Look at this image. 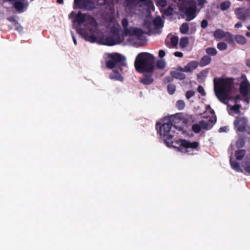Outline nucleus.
Segmentation results:
<instances>
[{"instance_id": "1", "label": "nucleus", "mask_w": 250, "mask_h": 250, "mask_svg": "<svg viewBox=\"0 0 250 250\" xmlns=\"http://www.w3.org/2000/svg\"><path fill=\"white\" fill-rule=\"evenodd\" d=\"M74 16V22H76L79 26L84 25V28L78 29V33L87 42L94 43L97 42L98 39L95 34L98 33L97 23L95 19L91 16L83 14L79 11L75 14L74 11L71 12L70 18Z\"/></svg>"}, {"instance_id": "2", "label": "nucleus", "mask_w": 250, "mask_h": 250, "mask_svg": "<svg viewBox=\"0 0 250 250\" xmlns=\"http://www.w3.org/2000/svg\"><path fill=\"white\" fill-rule=\"evenodd\" d=\"M214 91L218 100L224 104L226 103L227 99L233 100L235 103L240 99L239 95L232 97L229 94L233 87L234 79L233 78H214Z\"/></svg>"}, {"instance_id": "3", "label": "nucleus", "mask_w": 250, "mask_h": 250, "mask_svg": "<svg viewBox=\"0 0 250 250\" xmlns=\"http://www.w3.org/2000/svg\"><path fill=\"white\" fill-rule=\"evenodd\" d=\"M154 63L155 58L152 54L142 52L137 56L134 65L136 70L139 72H153Z\"/></svg>"}, {"instance_id": "4", "label": "nucleus", "mask_w": 250, "mask_h": 250, "mask_svg": "<svg viewBox=\"0 0 250 250\" xmlns=\"http://www.w3.org/2000/svg\"><path fill=\"white\" fill-rule=\"evenodd\" d=\"M158 132L160 134L162 138L163 139L164 142L167 146H170L173 143L172 138L174 136V133L178 132L172 128L169 124L167 121H164L163 120V124L161 125V124L159 123L156 125V128L158 129Z\"/></svg>"}, {"instance_id": "5", "label": "nucleus", "mask_w": 250, "mask_h": 250, "mask_svg": "<svg viewBox=\"0 0 250 250\" xmlns=\"http://www.w3.org/2000/svg\"><path fill=\"white\" fill-rule=\"evenodd\" d=\"M109 60L106 62V67L109 69L118 68L122 72V67L126 65L125 59L118 53H114L108 55Z\"/></svg>"}, {"instance_id": "6", "label": "nucleus", "mask_w": 250, "mask_h": 250, "mask_svg": "<svg viewBox=\"0 0 250 250\" xmlns=\"http://www.w3.org/2000/svg\"><path fill=\"white\" fill-rule=\"evenodd\" d=\"M164 121H167L170 124L171 126L176 131H182L183 129L182 125L183 122L181 113H177L170 116L165 117Z\"/></svg>"}, {"instance_id": "7", "label": "nucleus", "mask_w": 250, "mask_h": 250, "mask_svg": "<svg viewBox=\"0 0 250 250\" xmlns=\"http://www.w3.org/2000/svg\"><path fill=\"white\" fill-rule=\"evenodd\" d=\"M74 9L83 11H92L96 8L94 0H74Z\"/></svg>"}, {"instance_id": "8", "label": "nucleus", "mask_w": 250, "mask_h": 250, "mask_svg": "<svg viewBox=\"0 0 250 250\" xmlns=\"http://www.w3.org/2000/svg\"><path fill=\"white\" fill-rule=\"evenodd\" d=\"M123 41L118 32L115 31L113 35H109L105 39H102L101 42L103 44L113 46L120 43Z\"/></svg>"}, {"instance_id": "9", "label": "nucleus", "mask_w": 250, "mask_h": 250, "mask_svg": "<svg viewBox=\"0 0 250 250\" xmlns=\"http://www.w3.org/2000/svg\"><path fill=\"white\" fill-rule=\"evenodd\" d=\"M248 124V119L245 117H236L234 121L233 125L237 128L236 131L243 132L246 131Z\"/></svg>"}, {"instance_id": "10", "label": "nucleus", "mask_w": 250, "mask_h": 250, "mask_svg": "<svg viewBox=\"0 0 250 250\" xmlns=\"http://www.w3.org/2000/svg\"><path fill=\"white\" fill-rule=\"evenodd\" d=\"M199 65V62L195 61H191L188 62L184 67H178V70L187 73H192L193 71L196 69Z\"/></svg>"}, {"instance_id": "11", "label": "nucleus", "mask_w": 250, "mask_h": 250, "mask_svg": "<svg viewBox=\"0 0 250 250\" xmlns=\"http://www.w3.org/2000/svg\"><path fill=\"white\" fill-rule=\"evenodd\" d=\"M178 142L180 146L186 149H197L199 146V143L196 141L190 142L186 139H179Z\"/></svg>"}, {"instance_id": "12", "label": "nucleus", "mask_w": 250, "mask_h": 250, "mask_svg": "<svg viewBox=\"0 0 250 250\" xmlns=\"http://www.w3.org/2000/svg\"><path fill=\"white\" fill-rule=\"evenodd\" d=\"M182 11L187 16L186 21H189L196 17V8L195 6L185 7L182 9Z\"/></svg>"}, {"instance_id": "13", "label": "nucleus", "mask_w": 250, "mask_h": 250, "mask_svg": "<svg viewBox=\"0 0 250 250\" xmlns=\"http://www.w3.org/2000/svg\"><path fill=\"white\" fill-rule=\"evenodd\" d=\"M27 5V0H17L15 2L14 7L19 13H21Z\"/></svg>"}, {"instance_id": "14", "label": "nucleus", "mask_w": 250, "mask_h": 250, "mask_svg": "<svg viewBox=\"0 0 250 250\" xmlns=\"http://www.w3.org/2000/svg\"><path fill=\"white\" fill-rule=\"evenodd\" d=\"M153 72H145L144 77L140 80V82L145 85L150 84L153 83L154 79L152 78Z\"/></svg>"}, {"instance_id": "15", "label": "nucleus", "mask_w": 250, "mask_h": 250, "mask_svg": "<svg viewBox=\"0 0 250 250\" xmlns=\"http://www.w3.org/2000/svg\"><path fill=\"white\" fill-rule=\"evenodd\" d=\"M215 122L216 119L210 118L208 122H206L204 120H201L200 121L199 124L201 125V128L205 130H208L212 127Z\"/></svg>"}, {"instance_id": "16", "label": "nucleus", "mask_w": 250, "mask_h": 250, "mask_svg": "<svg viewBox=\"0 0 250 250\" xmlns=\"http://www.w3.org/2000/svg\"><path fill=\"white\" fill-rule=\"evenodd\" d=\"M119 69L116 68L113 70L112 72L109 75V78L111 80H117L120 82H123L124 77L121 75Z\"/></svg>"}, {"instance_id": "17", "label": "nucleus", "mask_w": 250, "mask_h": 250, "mask_svg": "<svg viewBox=\"0 0 250 250\" xmlns=\"http://www.w3.org/2000/svg\"><path fill=\"white\" fill-rule=\"evenodd\" d=\"M249 87H250V84L247 80L242 81L240 85V92L244 96H246L249 92Z\"/></svg>"}, {"instance_id": "18", "label": "nucleus", "mask_w": 250, "mask_h": 250, "mask_svg": "<svg viewBox=\"0 0 250 250\" xmlns=\"http://www.w3.org/2000/svg\"><path fill=\"white\" fill-rule=\"evenodd\" d=\"M170 75L174 79L184 80L186 78V75L183 72L178 70V68L176 71H171L170 72Z\"/></svg>"}, {"instance_id": "19", "label": "nucleus", "mask_w": 250, "mask_h": 250, "mask_svg": "<svg viewBox=\"0 0 250 250\" xmlns=\"http://www.w3.org/2000/svg\"><path fill=\"white\" fill-rule=\"evenodd\" d=\"M235 14L237 18L241 21H246L247 19V14L244 12L242 8H237L235 11Z\"/></svg>"}, {"instance_id": "20", "label": "nucleus", "mask_w": 250, "mask_h": 250, "mask_svg": "<svg viewBox=\"0 0 250 250\" xmlns=\"http://www.w3.org/2000/svg\"><path fill=\"white\" fill-rule=\"evenodd\" d=\"M211 61V58L209 55L204 56L200 60L199 65L201 67L205 66L209 64Z\"/></svg>"}, {"instance_id": "21", "label": "nucleus", "mask_w": 250, "mask_h": 250, "mask_svg": "<svg viewBox=\"0 0 250 250\" xmlns=\"http://www.w3.org/2000/svg\"><path fill=\"white\" fill-rule=\"evenodd\" d=\"M144 34L143 31L141 28H131L130 30V34L128 36H136L137 37H141Z\"/></svg>"}, {"instance_id": "22", "label": "nucleus", "mask_w": 250, "mask_h": 250, "mask_svg": "<svg viewBox=\"0 0 250 250\" xmlns=\"http://www.w3.org/2000/svg\"><path fill=\"white\" fill-rule=\"evenodd\" d=\"M122 24L124 27V33L125 36H128V34H130V28L127 27L128 25V22L126 19L124 18L122 20Z\"/></svg>"}, {"instance_id": "23", "label": "nucleus", "mask_w": 250, "mask_h": 250, "mask_svg": "<svg viewBox=\"0 0 250 250\" xmlns=\"http://www.w3.org/2000/svg\"><path fill=\"white\" fill-rule=\"evenodd\" d=\"M213 36L216 39H222L225 37L226 34L222 30L217 29L214 32Z\"/></svg>"}, {"instance_id": "24", "label": "nucleus", "mask_w": 250, "mask_h": 250, "mask_svg": "<svg viewBox=\"0 0 250 250\" xmlns=\"http://www.w3.org/2000/svg\"><path fill=\"white\" fill-rule=\"evenodd\" d=\"M246 151L243 149L236 150L235 153L236 158L238 160H242L244 157Z\"/></svg>"}, {"instance_id": "25", "label": "nucleus", "mask_w": 250, "mask_h": 250, "mask_svg": "<svg viewBox=\"0 0 250 250\" xmlns=\"http://www.w3.org/2000/svg\"><path fill=\"white\" fill-rule=\"evenodd\" d=\"M230 163L231 167L237 172L241 171L239 163L235 160L232 161L231 158L230 159Z\"/></svg>"}, {"instance_id": "26", "label": "nucleus", "mask_w": 250, "mask_h": 250, "mask_svg": "<svg viewBox=\"0 0 250 250\" xmlns=\"http://www.w3.org/2000/svg\"><path fill=\"white\" fill-rule=\"evenodd\" d=\"M189 30L188 24L187 22L183 23L180 27V32L185 34L188 33Z\"/></svg>"}, {"instance_id": "27", "label": "nucleus", "mask_w": 250, "mask_h": 250, "mask_svg": "<svg viewBox=\"0 0 250 250\" xmlns=\"http://www.w3.org/2000/svg\"><path fill=\"white\" fill-rule=\"evenodd\" d=\"M162 21L161 18L156 17L153 20L152 24H153L154 26H155V27H156V28H158L162 25Z\"/></svg>"}, {"instance_id": "28", "label": "nucleus", "mask_w": 250, "mask_h": 250, "mask_svg": "<svg viewBox=\"0 0 250 250\" xmlns=\"http://www.w3.org/2000/svg\"><path fill=\"white\" fill-rule=\"evenodd\" d=\"M189 43L188 39V37H183L180 39V45L182 48L187 47Z\"/></svg>"}, {"instance_id": "29", "label": "nucleus", "mask_w": 250, "mask_h": 250, "mask_svg": "<svg viewBox=\"0 0 250 250\" xmlns=\"http://www.w3.org/2000/svg\"><path fill=\"white\" fill-rule=\"evenodd\" d=\"M231 5V3L229 1H225L220 4V8L222 11H225L229 9Z\"/></svg>"}, {"instance_id": "30", "label": "nucleus", "mask_w": 250, "mask_h": 250, "mask_svg": "<svg viewBox=\"0 0 250 250\" xmlns=\"http://www.w3.org/2000/svg\"><path fill=\"white\" fill-rule=\"evenodd\" d=\"M236 42L241 44H244L246 42V38L242 35H237L235 37Z\"/></svg>"}, {"instance_id": "31", "label": "nucleus", "mask_w": 250, "mask_h": 250, "mask_svg": "<svg viewBox=\"0 0 250 250\" xmlns=\"http://www.w3.org/2000/svg\"><path fill=\"white\" fill-rule=\"evenodd\" d=\"M167 89L168 93L170 95H172L175 92L176 86L173 83H169L167 85Z\"/></svg>"}, {"instance_id": "32", "label": "nucleus", "mask_w": 250, "mask_h": 250, "mask_svg": "<svg viewBox=\"0 0 250 250\" xmlns=\"http://www.w3.org/2000/svg\"><path fill=\"white\" fill-rule=\"evenodd\" d=\"M176 107L179 110H183L185 107L184 101L182 100L177 101L176 103Z\"/></svg>"}, {"instance_id": "33", "label": "nucleus", "mask_w": 250, "mask_h": 250, "mask_svg": "<svg viewBox=\"0 0 250 250\" xmlns=\"http://www.w3.org/2000/svg\"><path fill=\"white\" fill-rule=\"evenodd\" d=\"M245 144L244 139L242 137L239 138L236 142V146L237 148H240L243 147Z\"/></svg>"}, {"instance_id": "34", "label": "nucleus", "mask_w": 250, "mask_h": 250, "mask_svg": "<svg viewBox=\"0 0 250 250\" xmlns=\"http://www.w3.org/2000/svg\"><path fill=\"white\" fill-rule=\"evenodd\" d=\"M206 53L211 56H215L217 54V51L215 48L208 47L206 49Z\"/></svg>"}, {"instance_id": "35", "label": "nucleus", "mask_w": 250, "mask_h": 250, "mask_svg": "<svg viewBox=\"0 0 250 250\" xmlns=\"http://www.w3.org/2000/svg\"><path fill=\"white\" fill-rule=\"evenodd\" d=\"M126 6L128 7H132L138 4L137 0H125Z\"/></svg>"}, {"instance_id": "36", "label": "nucleus", "mask_w": 250, "mask_h": 250, "mask_svg": "<svg viewBox=\"0 0 250 250\" xmlns=\"http://www.w3.org/2000/svg\"><path fill=\"white\" fill-rule=\"evenodd\" d=\"M217 47L220 50H225L227 48L228 45L225 42H219L217 43Z\"/></svg>"}, {"instance_id": "37", "label": "nucleus", "mask_w": 250, "mask_h": 250, "mask_svg": "<svg viewBox=\"0 0 250 250\" xmlns=\"http://www.w3.org/2000/svg\"><path fill=\"white\" fill-rule=\"evenodd\" d=\"M192 129L196 133H199L201 130V127L200 124L199 123V124H193L192 126Z\"/></svg>"}, {"instance_id": "38", "label": "nucleus", "mask_w": 250, "mask_h": 250, "mask_svg": "<svg viewBox=\"0 0 250 250\" xmlns=\"http://www.w3.org/2000/svg\"><path fill=\"white\" fill-rule=\"evenodd\" d=\"M178 42V38L177 37L173 36L170 38V42L172 46L175 47L177 46Z\"/></svg>"}, {"instance_id": "39", "label": "nucleus", "mask_w": 250, "mask_h": 250, "mask_svg": "<svg viewBox=\"0 0 250 250\" xmlns=\"http://www.w3.org/2000/svg\"><path fill=\"white\" fill-rule=\"evenodd\" d=\"M152 24V22H146L145 25L147 28L148 31L150 32L152 30V29H156L155 26Z\"/></svg>"}, {"instance_id": "40", "label": "nucleus", "mask_w": 250, "mask_h": 250, "mask_svg": "<svg viewBox=\"0 0 250 250\" xmlns=\"http://www.w3.org/2000/svg\"><path fill=\"white\" fill-rule=\"evenodd\" d=\"M166 63L163 60H158L156 63L157 67L160 69H163Z\"/></svg>"}, {"instance_id": "41", "label": "nucleus", "mask_w": 250, "mask_h": 250, "mask_svg": "<svg viewBox=\"0 0 250 250\" xmlns=\"http://www.w3.org/2000/svg\"><path fill=\"white\" fill-rule=\"evenodd\" d=\"M174 80V78L171 76H167L163 79V83L165 84L172 82Z\"/></svg>"}, {"instance_id": "42", "label": "nucleus", "mask_w": 250, "mask_h": 250, "mask_svg": "<svg viewBox=\"0 0 250 250\" xmlns=\"http://www.w3.org/2000/svg\"><path fill=\"white\" fill-rule=\"evenodd\" d=\"M195 95V92L193 90H188L186 93V97L187 99H189Z\"/></svg>"}, {"instance_id": "43", "label": "nucleus", "mask_w": 250, "mask_h": 250, "mask_svg": "<svg viewBox=\"0 0 250 250\" xmlns=\"http://www.w3.org/2000/svg\"><path fill=\"white\" fill-rule=\"evenodd\" d=\"M157 3L158 5L161 6L162 7H165L167 5L166 0H157Z\"/></svg>"}, {"instance_id": "44", "label": "nucleus", "mask_w": 250, "mask_h": 250, "mask_svg": "<svg viewBox=\"0 0 250 250\" xmlns=\"http://www.w3.org/2000/svg\"><path fill=\"white\" fill-rule=\"evenodd\" d=\"M241 105L239 104H236L231 107V110L234 111L236 113H238L240 112V108Z\"/></svg>"}, {"instance_id": "45", "label": "nucleus", "mask_w": 250, "mask_h": 250, "mask_svg": "<svg viewBox=\"0 0 250 250\" xmlns=\"http://www.w3.org/2000/svg\"><path fill=\"white\" fill-rule=\"evenodd\" d=\"M197 91L199 93H200L202 96H205L206 92L204 90L203 87L201 85H199L197 88Z\"/></svg>"}, {"instance_id": "46", "label": "nucleus", "mask_w": 250, "mask_h": 250, "mask_svg": "<svg viewBox=\"0 0 250 250\" xmlns=\"http://www.w3.org/2000/svg\"><path fill=\"white\" fill-rule=\"evenodd\" d=\"M208 25V21L207 20H203L201 21V26L202 28H206Z\"/></svg>"}, {"instance_id": "47", "label": "nucleus", "mask_w": 250, "mask_h": 250, "mask_svg": "<svg viewBox=\"0 0 250 250\" xmlns=\"http://www.w3.org/2000/svg\"><path fill=\"white\" fill-rule=\"evenodd\" d=\"M228 131V128L226 126L221 127H220L219 129V132H226Z\"/></svg>"}, {"instance_id": "48", "label": "nucleus", "mask_w": 250, "mask_h": 250, "mask_svg": "<svg viewBox=\"0 0 250 250\" xmlns=\"http://www.w3.org/2000/svg\"><path fill=\"white\" fill-rule=\"evenodd\" d=\"M208 73V69H206L202 70L200 72V74L202 76H203L204 77H206L207 76Z\"/></svg>"}, {"instance_id": "49", "label": "nucleus", "mask_w": 250, "mask_h": 250, "mask_svg": "<svg viewBox=\"0 0 250 250\" xmlns=\"http://www.w3.org/2000/svg\"><path fill=\"white\" fill-rule=\"evenodd\" d=\"M166 55L165 51L164 50H160L159 51V57L161 58H163Z\"/></svg>"}, {"instance_id": "50", "label": "nucleus", "mask_w": 250, "mask_h": 250, "mask_svg": "<svg viewBox=\"0 0 250 250\" xmlns=\"http://www.w3.org/2000/svg\"><path fill=\"white\" fill-rule=\"evenodd\" d=\"M174 55L175 57H179V58H182L183 57V54L181 52H178V51L175 52L174 53Z\"/></svg>"}, {"instance_id": "51", "label": "nucleus", "mask_w": 250, "mask_h": 250, "mask_svg": "<svg viewBox=\"0 0 250 250\" xmlns=\"http://www.w3.org/2000/svg\"><path fill=\"white\" fill-rule=\"evenodd\" d=\"M140 1L141 2H145L148 5L153 4V2L151 0H140Z\"/></svg>"}, {"instance_id": "52", "label": "nucleus", "mask_w": 250, "mask_h": 250, "mask_svg": "<svg viewBox=\"0 0 250 250\" xmlns=\"http://www.w3.org/2000/svg\"><path fill=\"white\" fill-rule=\"evenodd\" d=\"M16 26H15V29L16 30H18L19 31H21L22 30V27L20 25V24H19V23L18 22V23H16Z\"/></svg>"}, {"instance_id": "53", "label": "nucleus", "mask_w": 250, "mask_h": 250, "mask_svg": "<svg viewBox=\"0 0 250 250\" xmlns=\"http://www.w3.org/2000/svg\"><path fill=\"white\" fill-rule=\"evenodd\" d=\"M7 20L10 22H13L15 23H18V21L15 20L13 17H10L7 18Z\"/></svg>"}, {"instance_id": "54", "label": "nucleus", "mask_w": 250, "mask_h": 250, "mask_svg": "<svg viewBox=\"0 0 250 250\" xmlns=\"http://www.w3.org/2000/svg\"><path fill=\"white\" fill-rule=\"evenodd\" d=\"M172 11L173 9L169 7L166 10V12L167 15H171L172 14Z\"/></svg>"}, {"instance_id": "55", "label": "nucleus", "mask_w": 250, "mask_h": 250, "mask_svg": "<svg viewBox=\"0 0 250 250\" xmlns=\"http://www.w3.org/2000/svg\"><path fill=\"white\" fill-rule=\"evenodd\" d=\"M197 2L199 5L202 6L205 4L206 0H197Z\"/></svg>"}, {"instance_id": "56", "label": "nucleus", "mask_w": 250, "mask_h": 250, "mask_svg": "<svg viewBox=\"0 0 250 250\" xmlns=\"http://www.w3.org/2000/svg\"><path fill=\"white\" fill-rule=\"evenodd\" d=\"M242 26V24L240 21H238L235 24L234 27L236 28H240Z\"/></svg>"}, {"instance_id": "57", "label": "nucleus", "mask_w": 250, "mask_h": 250, "mask_svg": "<svg viewBox=\"0 0 250 250\" xmlns=\"http://www.w3.org/2000/svg\"><path fill=\"white\" fill-rule=\"evenodd\" d=\"M245 170L250 174V165H247L244 168Z\"/></svg>"}, {"instance_id": "58", "label": "nucleus", "mask_w": 250, "mask_h": 250, "mask_svg": "<svg viewBox=\"0 0 250 250\" xmlns=\"http://www.w3.org/2000/svg\"><path fill=\"white\" fill-rule=\"evenodd\" d=\"M98 1L100 5H104L105 3V0H98Z\"/></svg>"}, {"instance_id": "59", "label": "nucleus", "mask_w": 250, "mask_h": 250, "mask_svg": "<svg viewBox=\"0 0 250 250\" xmlns=\"http://www.w3.org/2000/svg\"><path fill=\"white\" fill-rule=\"evenodd\" d=\"M246 64L248 67L250 68V59L247 60Z\"/></svg>"}, {"instance_id": "60", "label": "nucleus", "mask_w": 250, "mask_h": 250, "mask_svg": "<svg viewBox=\"0 0 250 250\" xmlns=\"http://www.w3.org/2000/svg\"><path fill=\"white\" fill-rule=\"evenodd\" d=\"M72 38H73V40L74 44L75 45H77V41H76V38L75 37V36L73 35H72Z\"/></svg>"}, {"instance_id": "61", "label": "nucleus", "mask_w": 250, "mask_h": 250, "mask_svg": "<svg viewBox=\"0 0 250 250\" xmlns=\"http://www.w3.org/2000/svg\"><path fill=\"white\" fill-rule=\"evenodd\" d=\"M57 2L58 3L62 4V3H63V0H57Z\"/></svg>"}, {"instance_id": "62", "label": "nucleus", "mask_w": 250, "mask_h": 250, "mask_svg": "<svg viewBox=\"0 0 250 250\" xmlns=\"http://www.w3.org/2000/svg\"><path fill=\"white\" fill-rule=\"evenodd\" d=\"M246 35L247 37H250V32H247L246 34Z\"/></svg>"}, {"instance_id": "63", "label": "nucleus", "mask_w": 250, "mask_h": 250, "mask_svg": "<svg viewBox=\"0 0 250 250\" xmlns=\"http://www.w3.org/2000/svg\"><path fill=\"white\" fill-rule=\"evenodd\" d=\"M247 28L248 30H250V25L247 26Z\"/></svg>"}]
</instances>
